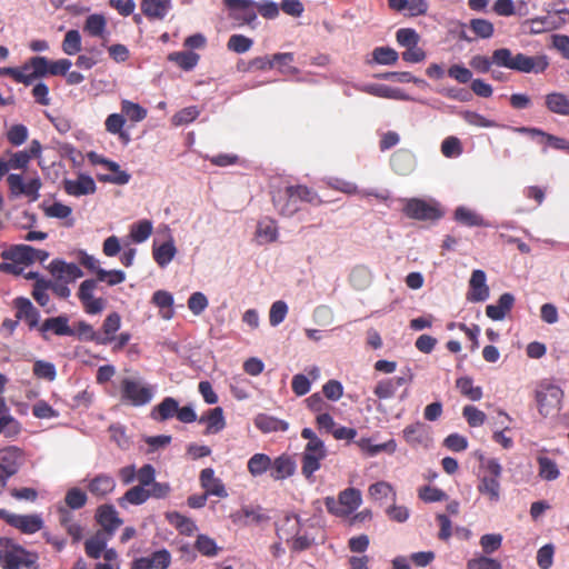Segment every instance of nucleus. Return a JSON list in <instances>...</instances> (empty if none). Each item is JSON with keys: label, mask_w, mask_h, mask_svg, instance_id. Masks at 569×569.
Listing matches in <instances>:
<instances>
[{"label": "nucleus", "mask_w": 569, "mask_h": 569, "mask_svg": "<svg viewBox=\"0 0 569 569\" xmlns=\"http://www.w3.org/2000/svg\"><path fill=\"white\" fill-rule=\"evenodd\" d=\"M200 483L207 496L212 495L220 498L228 496L221 479L214 476V471L211 468H206L200 472Z\"/></svg>", "instance_id": "obj_18"}, {"label": "nucleus", "mask_w": 569, "mask_h": 569, "mask_svg": "<svg viewBox=\"0 0 569 569\" xmlns=\"http://www.w3.org/2000/svg\"><path fill=\"white\" fill-rule=\"evenodd\" d=\"M176 253L177 248L172 239L153 249V258L160 267H164L171 262Z\"/></svg>", "instance_id": "obj_37"}, {"label": "nucleus", "mask_w": 569, "mask_h": 569, "mask_svg": "<svg viewBox=\"0 0 569 569\" xmlns=\"http://www.w3.org/2000/svg\"><path fill=\"white\" fill-rule=\"evenodd\" d=\"M171 6V0H141V10L150 19H163Z\"/></svg>", "instance_id": "obj_25"}, {"label": "nucleus", "mask_w": 569, "mask_h": 569, "mask_svg": "<svg viewBox=\"0 0 569 569\" xmlns=\"http://www.w3.org/2000/svg\"><path fill=\"white\" fill-rule=\"evenodd\" d=\"M271 458L264 453H254L248 460V471L252 477H259L271 468Z\"/></svg>", "instance_id": "obj_39"}, {"label": "nucleus", "mask_w": 569, "mask_h": 569, "mask_svg": "<svg viewBox=\"0 0 569 569\" xmlns=\"http://www.w3.org/2000/svg\"><path fill=\"white\" fill-rule=\"evenodd\" d=\"M271 477L274 480H284L295 475L297 463L288 455H281L271 462Z\"/></svg>", "instance_id": "obj_20"}, {"label": "nucleus", "mask_w": 569, "mask_h": 569, "mask_svg": "<svg viewBox=\"0 0 569 569\" xmlns=\"http://www.w3.org/2000/svg\"><path fill=\"white\" fill-rule=\"evenodd\" d=\"M254 238L259 244H268L278 239L277 222L271 218H262L258 221Z\"/></svg>", "instance_id": "obj_21"}, {"label": "nucleus", "mask_w": 569, "mask_h": 569, "mask_svg": "<svg viewBox=\"0 0 569 569\" xmlns=\"http://www.w3.org/2000/svg\"><path fill=\"white\" fill-rule=\"evenodd\" d=\"M7 182L13 197L24 194L29 197L31 201H36L40 197L39 190L41 189L42 183L38 177H33L24 182L20 174L11 173L7 177Z\"/></svg>", "instance_id": "obj_9"}, {"label": "nucleus", "mask_w": 569, "mask_h": 569, "mask_svg": "<svg viewBox=\"0 0 569 569\" xmlns=\"http://www.w3.org/2000/svg\"><path fill=\"white\" fill-rule=\"evenodd\" d=\"M178 401L171 397L164 398L154 409L152 416L156 420H167L177 415Z\"/></svg>", "instance_id": "obj_38"}, {"label": "nucleus", "mask_w": 569, "mask_h": 569, "mask_svg": "<svg viewBox=\"0 0 569 569\" xmlns=\"http://www.w3.org/2000/svg\"><path fill=\"white\" fill-rule=\"evenodd\" d=\"M455 219L465 226L468 227H476V226H483V219L473 210L466 208V207H459L457 208L455 212Z\"/></svg>", "instance_id": "obj_44"}, {"label": "nucleus", "mask_w": 569, "mask_h": 569, "mask_svg": "<svg viewBox=\"0 0 569 569\" xmlns=\"http://www.w3.org/2000/svg\"><path fill=\"white\" fill-rule=\"evenodd\" d=\"M418 497L425 502H436L447 499V495L442 490L431 486L419 488Z\"/></svg>", "instance_id": "obj_60"}, {"label": "nucleus", "mask_w": 569, "mask_h": 569, "mask_svg": "<svg viewBox=\"0 0 569 569\" xmlns=\"http://www.w3.org/2000/svg\"><path fill=\"white\" fill-rule=\"evenodd\" d=\"M462 415L470 427H480L487 419L486 413L473 406H466Z\"/></svg>", "instance_id": "obj_58"}, {"label": "nucleus", "mask_w": 569, "mask_h": 569, "mask_svg": "<svg viewBox=\"0 0 569 569\" xmlns=\"http://www.w3.org/2000/svg\"><path fill=\"white\" fill-rule=\"evenodd\" d=\"M194 548L206 557H214L220 550L216 541L206 535H199L197 537Z\"/></svg>", "instance_id": "obj_51"}, {"label": "nucleus", "mask_w": 569, "mask_h": 569, "mask_svg": "<svg viewBox=\"0 0 569 569\" xmlns=\"http://www.w3.org/2000/svg\"><path fill=\"white\" fill-rule=\"evenodd\" d=\"M199 421L207 422V433H218L226 427L223 410L220 407H216L208 411V413L202 416Z\"/></svg>", "instance_id": "obj_29"}, {"label": "nucleus", "mask_w": 569, "mask_h": 569, "mask_svg": "<svg viewBox=\"0 0 569 569\" xmlns=\"http://www.w3.org/2000/svg\"><path fill=\"white\" fill-rule=\"evenodd\" d=\"M227 6L234 10V18L244 23H251L256 19V4L251 0H226Z\"/></svg>", "instance_id": "obj_22"}, {"label": "nucleus", "mask_w": 569, "mask_h": 569, "mask_svg": "<svg viewBox=\"0 0 569 569\" xmlns=\"http://www.w3.org/2000/svg\"><path fill=\"white\" fill-rule=\"evenodd\" d=\"M467 569H501V563L492 558L478 557L468 561Z\"/></svg>", "instance_id": "obj_64"}, {"label": "nucleus", "mask_w": 569, "mask_h": 569, "mask_svg": "<svg viewBox=\"0 0 569 569\" xmlns=\"http://www.w3.org/2000/svg\"><path fill=\"white\" fill-rule=\"evenodd\" d=\"M403 439L411 447H428L431 442L430 427L418 421L407 426L403 431Z\"/></svg>", "instance_id": "obj_13"}, {"label": "nucleus", "mask_w": 569, "mask_h": 569, "mask_svg": "<svg viewBox=\"0 0 569 569\" xmlns=\"http://www.w3.org/2000/svg\"><path fill=\"white\" fill-rule=\"evenodd\" d=\"M40 330L42 331L44 339H48V331H52L58 336H71L73 333L72 329L68 325L67 318L64 317H54L47 319L41 325Z\"/></svg>", "instance_id": "obj_26"}, {"label": "nucleus", "mask_w": 569, "mask_h": 569, "mask_svg": "<svg viewBox=\"0 0 569 569\" xmlns=\"http://www.w3.org/2000/svg\"><path fill=\"white\" fill-rule=\"evenodd\" d=\"M361 493L355 488H349L340 492L338 500L335 498L326 499L328 510L339 517H347L361 505Z\"/></svg>", "instance_id": "obj_5"}, {"label": "nucleus", "mask_w": 569, "mask_h": 569, "mask_svg": "<svg viewBox=\"0 0 569 569\" xmlns=\"http://www.w3.org/2000/svg\"><path fill=\"white\" fill-rule=\"evenodd\" d=\"M37 558L12 540L0 538V566L3 569L29 568L36 563Z\"/></svg>", "instance_id": "obj_3"}, {"label": "nucleus", "mask_w": 569, "mask_h": 569, "mask_svg": "<svg viewBox=\"0 0 569 569\" xmlns=\"http://www.w3.org/2000/svg\"><path fill=\"white\" fill-rule=\"evenodd\" d=\"M121 323V318L118 313H110L102 326L103 337L99 336L98 343L106 345L113 339V335L119 330Z\"/></svg>", "instance_id": "obj_43"}, {"label": "nucleus", "mask_w": 569, "mask_h": 569, "mask_svg": "<svg viewBox=\"0 0 569 569\" xmlns=\"http://www.w3.org/2000/svg\"><path fill=\"white\" fill-rule=\"evenodd\" d=\"M50 272L62 282H72L83 276L81 269L74 263H67L62 260H53L50 263Z\"/></svg>", "instance_id": "obj_17"}, {"label": "nucleus", "mask_w": 569, "mask_h": 569, "mask_svg": "<svg viewBox=\"0 0 569 569\" xmlns=\"http://www.w3.org/2000/svg\"><path fill=\"white\" fill-rule=\"evenodd\" d=\"M124 123H126L124 116L119 114V113H111L104 122L106 130L109 133L119 134L121 139L128 141L129 136L122 131Z\"/></svg>", "instance_id": "obj_50"}, {"label": "nucleus", "mask_w": 569, "mask_h": 569, "mask_svg": "<svg viewBox=\"0 0 569 569\" xmlns=\"http://www.w3.org/2000/svg\"><path fill=\"white\" fill-rule=\"evenodd\" d=\"M286 194H290L298 202L308 201L311 202L316 199V193L305 186H290L286 188Z\"/></svg>", "instance_id": "obj_61"}, {"label": "nucleus", "mask_w": 569, "mask_h": 569, "mask_svg": "<svg viewBox=\"0 0 569 569\" xmlns=\"http://www.w3.org/2000/svg\"><path fill=\"white\" fill-rule=\"evenodd\" d=\"M546 107L553 113L569 116V98L565 93L551 92L547 94Z\"/></svg>", "instance_id": "obj_30"}, {"label": "nucleus", "mask_w": 569, "mask_h": 569, "mask_svg": "<svg viewBox=\"0 0 569 569\" xmlns=\"http://www.w3.org/2000/svg\"><path fill=\"white\" fill-rule=\"evenodd\" d=\"M109 535L104 531L97 532L93 537L86 541V552L91 558H99L106 549Z\"/></svg>", "instance_id": "obj_34"}, {"label": "nucleus", "mask_w": 569, "mask_h": 569, "mask_svg": "<svg viewBox=\"0 0 569 569\" xmlns=\"http://www.w3.org/2000/svg\"><path fill=\"white\" fill-rule=\"evenodd\" d=\"M310 529H312L310 526L301 525L297 516H291L279 528V532L288 541H291L295 550H305L316 541V537L310 533Z\"/></svg>", "instance_id": "obj_4"}, {"label": "nucleus", "mask_w": 569, "mask_h": 569, "mask_svg": "<svg viewBox=\"0 0 569 569\" xmlns=\"http://www.w3.org/2000/svg\"><path fill=\"white\" fill-rule=\"evenodd\" d=\"M122 399L132 406H142L152 398L151 389L140 379L124 378L121 382Z\"/></svg>", "instance_id": "obj_7"}, {"label": "nucleus", "mask_w": 569, "mask_h": 569, "mask_svg": "<svg viewBox=\"0 0 569 569\" xmlns=\"http://www.w3.org/2000/svg\"><path fill=\"white\" fill-rule=\"evenodd\" d=\"M151 497V492L149 489H146L143 486H134L129 489L122 498L119 499V505L121 507L126 506V502L131 505H141Z\"/></svg>", "instance_id": "obj_36"}, {"label": "nucleus", "mask_w": 569, "mask_h": 569, "mask_svg": "<svg viewBox=\"0 0 569 569\" xmlns=\"http://www.w3.org/2000/svg\"><path fill=\"white\" fill-rule=\"evenodd\" d=\"M20 423L11 415L2 418V421L0 422V433L8 438H14L20 433Z\"/></svg>", "instance_id": "obj_63"}, {"label": "nucleus", "mask_w": 569, "mask_h": 569, "mask_svg": "<svg viewBox=\"0 0 569 569\" xmlns=\"http://www.w3.org/2000/svg\"><path fill=\"white\" fill-rule=\"evenodd\" d=\"M17 308V317L24 319L29 326H34L38 319V311L32 306L31 301L26 298H18L14 301Z\"/></svg>", "instance_id": "obj_33"}, {"label": "nucleus", "mask_w": 569, "mask_h": 569, "mask_svg": "<svg viewBox=\"0 0 569 569\" xmlns=\"http://www.w3.org/2000/svg\"><path fill=\"white\" fill-rule=\"evenodd\" d=\"M152 302L160 309V315L164 320L173 317V297L164 290H158L152 296Z\"/></svg>", "instance_id": "obj_31"}, {"label": "nucleus", "mask_w": 569, "mask_h": 569, "mask_svg": "<svg viewBox=\"0 0 569 569\" xmlns=\"http://www.w3.org/2000/svg\"><path fill=\"white\" fill-rule=\"evenodd\" d=\"M1 257L4 260H12L20 266L29 264L34 261H44L49 254L43 250H38L27 244H18L2 251Z\"/></svg>", "instance_id": "obj_10"}, {"label": "nucleus", "mask_w": 569, "mask_h": 569, "mask_svg": "<svg viewBox=\"0 0 569 569\" xmlns=\"http://www.w3.org/2000/svg\"><path fill=\"white\" fill-rule=\"evenodd\" d=\"M104 167L112 171L114 174L112 177H107L103 180L110 181L117 184H126L130 180V174L126 171L120 170V166L111 160H107L104 162Z\"/></svg>", "instance_id": "obj_59"}, {"label": "nucleus", "mask_w": 569, "mask_h": 569, "mask_svg": "<svg viewBox=\"0 0 569 569\" xmlns=\"http://www.w3.org/2000/svg\"><path fill=\"white\" fill-rule=\"evenodd\" d=\"M0 517L23 533H34L43 526V521L38 515H17L0 510Z\"/></svg>", "instance_id": "obj_11"}, {"label": "nucleus", "mask_w": 569, "mask_h": 569, "mask_svg": "<svg viewBox=\"0 0 569 569\" xmlns=\"http://www.w3.org/2000/svg\"><path fill=\"white\" fill-rule=\"evenodd\" d=\"M389 7L395 11H407L409 16L417 17L427 13L426 0H388Z\"/></svg>", "instance_id": "obj_24"}, {"label": "nucleus", "mask_w": 569, "mask_h": 569, "mask_svg": "<svg viewBox=\"0 0 569 569\" xmlns=\"http://www.w3.org/2000/svg\"><path fill=\"white\" fill-rule=\"evenodd\" d=\"M485 475L479 478L478 492L490 503H496L501 497L500 478L502 466L498 459L490 458L483 462Z\"/></svg>", "instance_id": "obj_2"}, {"label": "nucleus", "mask_w": 569, "mask_h": 569, "mask_svg": "<svg viewBox=\"0 0 569 569\" xmlns=\"http://www.w3.org/2000/svg\"><path fill=\"white\" fill-rule=\"evenodd\" d=\"M288 313V305L282 301L278 300L271 305L270 311H269V321L272 327H277L280 325Z\"/></svg>", "instance_id": "obj_57"}, {"label": "nucleus", "mask_w": 569, "mask_h": 569, "mask_svg": "<svg viewBox=\"0 0 569 569\" xmlns=\"http://www.w3.org/2000/svg\"><path fill=\"white\" fill-rule=\"evenodd\" d=\"M274 203L282 216L291 217L298 209V201L290 194H286V191L274 199Z\"/></svg>", "instance_id": "obj_47"}, {"label": "nucleus", "mask_w": 569, "mask_h": 569, "mask_svg": "<svg viewBox=\"0 0 569 569\" xmlns=\"http://www.w3.org/2000/svg\"><path fill=\"white\" fill-rule=\"evenodd\" d=\"M169 59L176 62L182 69L190 70L198 63L199 56L191 51L173 52L169 54Z\"/></svg>", "instance_id": "obj_52"}, {"label": "nucleus", "mask_w": 569, "mask_h": 569, "mask_svg": "<svg viewBox=\"0 0 569 569\" xmlns=\"http://www.w3.org/2000/svg\"><path fill=\"white\" fill-rule=\"evenodd\" d=\"M46 217L56 219H68L72 213V208L61 202H53L42 207Z\"/></svg>", "instance_id": "obj_54"}, {"label": "nucleus", "mask_w": 569, "mask_h": 569, "mask_svg": "<svg viewBox=\"0 0 569 569\" xmlns=\"http://www.w3.org/2000/svg\"><path fill=\"white\" fill-rule=\"evenodd\" d=\"M168 519L170 523L173 525L177 529H179L181 533L192 535L197 529L192 520L186 518L184 516L178 512L170 513L168 516Z\"/></svg>", "instance_id": "obj_55"}, {"label": "nucleus", "mask_w": 569, "mask_h": 569, "mask_svg": "<svg viewBox=\"0 0 569 569\" xmlns=\"http://www.w3.org/2000/svg\"><path fill=\"white\" fill-rule=\"evenodd\" d=\"M33 373L39 379H46L49 381H53L57 377L56 367L53 363L43 361V360H37L33 365Z\"/></svg>", "instance_id": "obj_56"}, {"label": "nucleus", "mask_w": 569, "mask_h": 569, "mask_svg": "<svg viewBox=\"0 0 569 569\" xmlns=\"http://www.w3.org/2000/svg\"><path fill=\"white\" fill-rule=\"evenodd\" d=\"M486 273L482 270H475L471 274L468 292V300L472 302L485 301L489 297V287L486 283Z\"/></svg>", "instance_id": "obj_16"}, {"label": "nucleus", "mask_w": 569, "mask_h": 569, "mask_svg": "<svg viewBox=\"0 0 569 569\" xmlns=\"http://www.w3.org/2000/svg\"><path fill=\"white\" fill-rule=\"evenodd\" d=\"M81 50V36L78 30H69L62 41V51L68 56H74Z\"/></svg>", "instance_id": "obj_49"}, {"label": "nucleus", "mask_w": 569, "mask_h": 569, "mask_svg": "<svg viewBox=\"0 0 569 569\" xmlns=\"http://www.w3.org/2000/svg\"><path fill=\"white\" fill-rule=\"evenodd\" d=\"M251 46L252 40L242 34H233L230 37L228 41V49L237 53L247 52L251 48Z\"/></svg>", "instance_id": "obj_62"}, {"label": "nucleus", "mask_w": 569, "mask_h": 569, "mask_svg": "<svg viewBox=\"0 0 569 569\" xmlns=\"http://www.w3.org/2000/svg\"><path fill=\"white\" fill-rule=\"evenodd\" d=\"M153 226L149 220H141L130 228V238L136 243L146 241L152 233Z\"/></svg>", "instance_id": "obj_45"}, {"label": "nucleus", "mask_w": 569, "mask_h": 569, "mask_svg": "<svg viewBox=\"0 0 569 569\" xmlns=\"http://www.w3.org/2000/svg\"><path fill=\"white\" fill-rule=\"evenodd\" d=\"M515 298L510 293H503L497 305H490L486 309L487 316L492 320H502L511 309Z\"/></svg>", "instance_id": "obj_27"}, {"label": "nucleus", "mask_w": 569, "mask_h": 569, "mask_svg": "<svg viewBox=\"0 0 569 569\" xmlns=\"http://www.w3.org/2000/svg\"><path fill=\"white\" fill-rule=\"evenodd\" d=\"M46 57H32L22 67H20V82L29 86L37 79L44 77Z\"/></svg>", "instance_id": "obj_14"}, {"label": "nucleus", "mask_w": 569, "mask_h": 569, "mask_svg": "<svg viewBox=\"0 0 569 569\" xmlns=\"http://www.w3.org/2000/svg\"><path fill=\"white\" fill-rule=\"evenodd\" d=\"M301 437L308 440L302 452L301 472L307 479H310L320 469L321 461L326 459L327 448L325 442L309 428L301 431Z\"/></svg>", "instance_id": "obj_1"}, {"label": "nucleus", "mask_w": 569, "mask_h": 569, "mask_svg": "<svg viewBox=\"0 0 569 569\" xmlns=\"http://www.w3.org/2000/svg\"><path fill=\"white\" fill-rule=\"evenodd\" d=\"M405 212L409 218L418 220H436L442 214L435 204L419 199H410L406 204Z\"/></svg>", "instance_id": "obj_12"}, {"label": "nucleus", "mask_w": 569, "mask_h": 569, "mask_svg": "<svg viewBox=\"0 0 569 569\" xmlns=\"http://www.w3.org/2000/svg\"><path fill=\"white\" fill-rule=\"evenodd\" d=\"M122 116L127 117L130 121L140 122L147 117V110L140 104L130 100L121 101Z\"/></svg>", "instance_id": "obj_46"}, {"label": "nucleus", "mask_w": 569, "mask_h": 569, "mask_svg": "<svg viewBox=\"0 0 569 569\" xmlns=\"http://www.w3.org/2000/svg\"><path fill=\"white\" fill-rule=\"evenodd\" d=\"M539 413L548 417L561 408L563 390L555 385H547L536 395Z\"/></svg>", "instance_id": "obj_6"}, {"label": "nucleus", "mask_w": 569, "mask_h": 569, "mask_svg": "<svg viewBox=\"0 0 569 569\" xmlns=\"http://www.w3.org/2000/svg\"><path fill=\"white\" fill-rule=\"evenodd\" d=\"M537 462L539 467L538 476L540 479L545 481H555L560 477V470L555 460L540 455L537 457Z\"/></svg>", "instance_id": "obj_28"}, {"label": "nucleus", "mask_w": 569, "mask_h": 569, "mask_svg": "<svg viewBox=\"0 0 569 569\" xmlns=\"http://www.w3.org/2000/svg\"><path fill=\"white\" fill-rule=\"evenodd\" d=\"M368 495L371 499L379 501L389 497L390 495L395 497L396 491L389 482L378 481L369 487Z\"/></svg>", "instance_id": "obj_53"}, {"label": "nucleus", "mask_w": 569, "mask_h": 569, "mask_svg": "<svg viewBox=\"0 0 569 569\" xmlns=\"http://www.w3.org/2000/svg\"><path fill=\"white\" fill-rule=\"evenodd\" d=\"M23 462V452L18 447H7L0 450V487L6 486L8 478L13 476Z\"/></svg>", "instance_id": "obj_8"}, {"label": "nucleus", "mask_w": 569, "mask_h": 569, "mask_svg": "<svg viewBox=\"0 0 569 569\" xmlns=\"http://www.w3.org/2000/svg\"><path fill=\"white\" fill-rule=\"evenodd\" d=\"M114 487L116 482L112 477L100 475L90 482L89 490L93 495L106 496L113 491Z\"/></svg>", "instance_id": "obj_41"}, {"label": "nucleus", "mask_w": 569, "mask_h": 569, "mask_svg": "<svg viewBox=\"0 0 569 569\" xmlns=\"http://www.w3.org/2000/svg\"><path fill=\"white\" fill-rule=\"evenodd\" d=\"M548 66V61L545 57L531 58L522 53H518L513 57L512 70L520 72H541Z\"/></svg>", "instance_id": "obj_19"}, {"label": "nucleus", "mask_w": 569, "mask_h": 569, "mask_svg": "<svg viewBox=\"0 0 569 569\" xmlns=\"http://www.w3.org/2000/svg\"><path fill=\"white\" fill-rule=\"evenodd\" d=\"M357 443L362 451L367 452L370 456H376L381 451L393 453L397 450V443L392 439L380 445H372L370 439L361 438L358 440Z\"/></svg>", "instance_id": "obj_35"}, {"label": "nucleus", "mask_w": 569, "mask_h": 569, "mask_svg": "<svg viewBox=\"0 0 569 569\" xmlns=\"http://www.w3.org/2000/svg\"><path fill=\"white\" fill-rule=\"evenodd\" d=\"M372 280L371 270L365 266H357L350 273V283L357 290L367 289Z\"/></svg>", "instance_id": "obj_32"}, {"label": "nucleus", "mask_w": 569, "mask_h": 569, "mask_svg": "<svg viewBox=\"0 0 569 569\" xmlns=\"http://www.w3.org/2000/svg\"><path fill=\"white\" fill-rule=\"evenodd\" d=\"M393 169L401 174L410 172L415 166V158L408 151H398L391 159Z\"/></svg>", "instance_id": "obj_42"}, {"label": "nucleus", "mask_w": 569, "mask_h": 569, "mask_svg": "<svg viewBox=\"0 0 569 569\" xmlns=\"http://www.w3.org/2000/svg\"><path fill=\"white\" fill-rule=\"evenodd\" d=\"M97 519L103 531L109 536L122 523L112 506H101L97 511Z\"/></svg>", "instance_id": "obj_23"}, {"label": "nucleus", "mask_w": 569, "mask_h": 569, "mask_svg": "<svg viewBox=\"0 0 569 569\" xmlns=\"http://www.w3.org/2000/svg\"><path fill=\"white\" fill-rule=\"evenodd\" d=\"M107 20L102 14H91L86 19L84 31L90 36L101 37L106 30Z\"/></svg>", "instance_id": "obj_48"}, {"label": "nucleus", "mask_w": 569, "mask_h": 569, "mask_svg": "<svg viewBox=\"0 0 569 569\" xmlns=\"http://www.w3.org/2000/svg\"><path fill=\"white\" fill-rule=\"evenodd\" d=\"M456 387L462 396L471 401H479L482 398V389L479 386H473L472 379L469 377L459 378L456 381Z\"/></svg>", "instance_id": "obj_40"}, {"label": "nucleus", "mask_w": 569, "mask_h": 569, "mask_svg": "<svg viewBox=\"0 0 569 569\" xmlns=\"http://www.w3.org/2000/svg\"><path fill=\"white\" fill-rule=\"evenodd\" d=\"M63 188L68 194L80 197L94 193L97 186L90 176L80 174L76 179L64 180Z\"/></svg>", "instance_id": "obj_15"}]
</instances>
